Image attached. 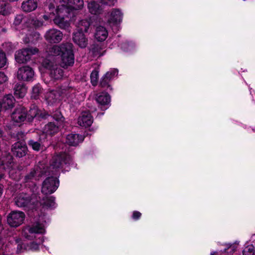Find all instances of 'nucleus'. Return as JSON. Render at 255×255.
I'll return each instance as SVG.
<instances>
[{
    "instance_id": "6e6552de",
    "label": "nucleus",
    "mask_w": 255,
    "mask_h": 255,
    "mask_svg": "<svg viewBox=\"0 0 255 255\" xmlns=\"http://www.w3.org/2000/svg\"><path fill=\"white\" fill-rule=\"evenodd\" d=\"M45 40L50 43H58L63 39V33L56 28H51L45 32L44 34Z\"/></svg>"
},
{
    "instance_id": "58836bf2",
    "label": "nucleus",
    "mask_w": 255,
    "mask_h": 255,
    "mask_svg": "<svg viewBox=\"0 0 255 255\" xmlns=\"http://www.w3.org/2000/svg\"><path fill=\"white\" fill-rule=\"evenodd\" d=\"M30 24L35 26V27H39L43 25V22L41 20H38L36 18H32L29 19Z\"/></svg>"
},
{
    "instance_id": "4d7b16f0",
    "label": "nucleus",
    "mask_w": 255,
    "mask_h": 255,
    "mask_svg": "<svg viewBox=\"0 0 255 255\" xmlns=\"http://www.w3.org/2000/svg\"><path fill=\"white\" fill-rule=\"evenodd\" d=\"M232 249L233 250H234V247H232Z\"/></svg>"
},
{
    "instance_id": "2eb2a0df",
    "label": "nucleus",
    "mask_w": 255,
    "mask_h": 255,
    "mask_svg": "<svg viewBox=\"0 0 255 255\" xmlns=\"http://www.w3.org/2000/svg\"><path fill=\"white\" fill-rule=\"evenodd\" d=\"M93 123V117L88 111L82 112L78 119V124L82 127H90Z\"/></svg>"
},
{
    "instance_id": "f257e3e1",
    "label": "nucleus",
    "mask_w": 255,
    "mask_h": 255,
    "mask_svg": "<svg viewBox=\"0 0 255 255\" xmlns=\"http://www.w3.org/2000/svg\"><path fill=\"white\" fill-rule=\"evenodd\" d=\"M57 5L56 16L53 20L59 28L67 29L70 26L69 18L70 12L72 9L79 10L84 6L83 0H59Z\"/></svg>"
},
{
    "instance_id": "a878e982",
    "label": "nucleus",
    "mask_w": 255,
    "mask_h": 255,
    "mask_svg": "<svg viewBox=\"0 0 255 255\" xmlns=\"http://www.w3.org/2000/svg\"><path fill=\"white\" fill-rule=\"evenodd\" d=\"M15 99L11 95H7L5 96L1 103L2 108L5 110L12 108L14 104Z\"/></svg>"
},
{
    "instance_id": "423d86ee",
    "label": "nucleus",
    "mask_w": 255,
    "mask_h": 255,
    "mask_svg": "<svg viewBox=\"0 0 255 255\" xmlns=\"http://www.w3.org/2000/svg\"><path fill=\"white\" fill-rule=\"evenodd\" d=\"M59 186V181L57 178L49 177L43 181L41 191L44 194H50L54 192Z\"/></svg>"
},
{
    "instance_id": "e433bc0d",
    "label": "nucleus",
    "mask_w": 255,
    "mask_h": 255,
    "mask_svg": "<svg viewBox=\"0 0 255 255\" xmlns=\"http://www.w3.org/2000/svg\"><path fill=\"white\" fill-rule=\"evenodd\" d=\"M254 246L250 245L246 246L243 251V255H253L254 254Z\"/></svg>"
},
{
    "instance_id": "8fccbe9b",
    "label": "nucleus",
    "mask_w": 255,
    "mask_h": 255,
    "mask_svg": "<svg viewBox=\"0 0 255 255\" xmlns=\"http://www.w3.org/2000/svg\"><path fill=\"white\" fill-rule=\"evenodd\" d=\"M3 191V188L1 185H0V197L1 196Z\"/></svg>"
},
{
    "instance_id": "c756f323",
    "label": "nucleus",
    "mask_w": 255,
    "mask_h": 255,
    "mask_svg": "<svg viewBox=\"0 0 255 255\" xmlns=\"http://www.w3.org/2000/svg\"><path fill=\"white\" fill-rule=\"evenodd\" d=\"M90 25V21L88 19H82L80 20L78 24L77 27L78 28V31H84L85 32H87Z\"/></svg>"
},
{
    "instance_id": "4be33fe9",
    "label": "nucleus",
    "mask_w": 255,
    "mask_h": 255,
    "mask_svg": "<svg viewBox=\"0 0 255 255\" xmlns=\"http://www.w3.org/2000/svg\"><path fill=\"white\" fill-rule=\"evenodd\" d=\"M84 140V137L79 134H69L66 136V142L72 146H76Z\"/></svg>"
},
{
    "instance_id": "7c9ffc66",
    "label": "nucleus",
    "mask_w": 255,
    "mask_h": 255,
    "mask_svg": "<svg viewBox=\"0 0 255 255\" xmlns=\"http://www.w3.org/2000/svg\"><path fill=\"white\" fill-rule=\"evenodd\" d=\"M39 112L38 108L33 106L30 108L29 112L27 113H26V119L29 122H31L34 118L39 116Z\"/></svg>"
},
{
    "instance_id": "473e14b6",
    "label": "nucleus",
    "mask_w": 255,
    "mask_h": 255,
    "mask_svg": "<svg viewBox=\"0 0 255 255\" xmlns=\"http://www.w3.org/2000/svg\"><path fill=\"white\" fill-rule=\"evenodd\" d=\"M52 117L55 120V123L60 124L64 126V118L59 111H56L52 114Z\"/></svg>"
},
{
    "instance_id": "4c0bfd02",
    "label": "nucleus",
    "mask_w": 255,
    "mask_h": 255,
    "mask_svg": "<svg viewBox=\"0 0 255 255\" xmlns=\"http://www.w3.org/2000/svg\"><path fill=\"white\" fill-rule=\"evenodd\" d=\"M3 49L7 52H10L15 49V45L10 42H6L2 44Z\"/></svg>"
},
{
    "instance_id": "dca6fc26",
    "label": "nucleus",
    "mask_w": 255,
    "mask_h": 255,
    "mask_svg": "<svg viewBox=\"0 0 255 255\" xmlns=\"http://www.w3.org/2000/svg\"><path fill=\"white\" fill-rule=\"evenodd\" d=\"M26 110L22 107L16 108L11 114L12 120L17 123H20L26 119Z\"/></svg>"
},
{
    "instance_id": "49530a36",
    "label": "nucleus",
    "mask_w": 255,
    "mask_h": 255,
    "mask_svg": "<svg viewBox=\"0 0 255 255\" xmlns=\"http://www.w3.org/2000/svg\"><path fill=\"white\" fill-rule=\"evenodd\" d=\"M7 80V77L2 72H0V84L4 83Z\"/></svg>"
},
{
    "instance_id": "0eeeda50",
    "label": "nucleus",
    "mask_w": 255,
    "mask_h": 255,
    "mask_svg": "<svg viewBox=\"0 0 255 255\" xmlns=\"http://www.w3.org/2000/svg\"><path fill=\"white\" fill-rule=\"evenodd\" d=\"M38 51L36 48H28L19 50L15 53V60L19 63H25L30 59L31 55L35 54Z\"/></svg>"
},
{
    "instance_id": "864d4df0",
    "label": "nucleus",
    "mask_w": 255,
    "mask_h": 255,
    "mask_svg": "<svg viewBox=\"0 0 255 255\" xmlns=\"http://www.w3.org/2000/svg\"><path fill=\"white\" fill-rule=\"evenodd\" d=\"M2 135V131L0 129V137Z\"/></svg>"
},
{
    "instance_id": "ddd939ff",
    "label": "nucleus",
    "mask_w": 255,
    "mask_h": 255,
    "mask_svg": "<svg viewBox=\"0 0 255 255\" xmlns=\"http://www.w3.org/2000/svg\"><path fill=\"white\" fill-rule=\"evenodd\" d=\"M45 232V229L42 224L37 223L32 227H27L25 228L22 232V235L28 240H32L34 236V234H42Z\"/></svg>"
},
{
    "instance_id": "7ed1b4c3",
    "label": "nucleus",
    "mask_w": 255,
    "mask_h": 255,
    "mask_svg": "<svg viewBox=\"0 0 255 255\" xmlns=\"http://www.w3.org/2000/svg\"><path fill=\"white\" fill-rule=\"evenodd\" d=\"M15 203L19 207H26L33 209L36 208V205L38 204L37 197L35 195L30 196L26 193H20L15 198Z\"/></svg>"
},
{
    "instance_id": "412c9836",
    "label": "nucleus",
    "mask_w": 255,
    "mask_h": 255,
    "mask_svg": "<svg viewBox=\"0 0 255 255\" xmlns=\"http://www.w3.org/2000/svg\"><path fill=\"white\" fill-rule=\"evenodd\" d=\"M87 4L88 10L91 14L98 15L103 12V8L102 6L95 1H88Z\"/></svg>"
},
{
    "instance_id": "c03bdc74",
    "label": "nucleus",
    "mask_w": 255,
    "mask_h": 255,
    "mask_svg": "<svg viewBox=\"0 0 255 255\" xmlns=\"http://www.w3.org/2000/svg\"><path fill=\"white\" fill-rule=\"evenodd\" d=\"M23 19V17L22 15H18L15 18L14 23L15 25H19L22 22Z\"/></svg>"
},
{
    "instance_id": "f3484780",
    "label": "nucleus",
    "mask_w": 255,
    "mask_h": 255,
    "mask_svg": "<svg viewBox=\"0 0 255 255\" xmlns=\"http://www.w3.org/2000/svg\"><path fill=\"white\" fill-rule=\"evenodd\" d=\"M74 42L81 48H85L88 44V39L84 34L80 31L75 32L73 34Z\"/></svg>"
},
{
    "instance_id": "bb28decb",
    "label": "nucleus",
    "mask_w": 255,
    "mask_h": 255,
    "mask_svg": "<svg viewBox=\"0 0 255 255\" xmlns=\"http://www.w3.org/2000/svg\"><path fill=\"white\" fill-rule=\"evenodd\" d=\"M14 96L17 98H23L27 93V88L22 84H16L14 88Z\"/></svg>"
},
{
    "instance_id": "b1692460",
    "label": "nucleus",
    "mask_w": 255,
    "mask_h": 255,
    "mask_svg": "<svg viewBox=\"0 0 255 255\" xmlns=\"http://www.w3.org/2000/svg\"><path fill=\"white\" fill-rule=\"evenodd\" d=\"M96 100L100 106H105L110 104L111 98L108 93L102 92L97 95Z\"/></svg>"
},
{
    "instance_id": "9d476101",
    "label": "nucleus",
    "mask_w": 255,
    "mask_h": 255,
    "mask_svg": "<svg viewBox=\"0 0 255 255\" xmlns=\"http://www.w3.org/2000/svg\"><path fill=\"white\" fill-rule=\"evenodd\" d=\"M72 90L73 89H72L71 88L64 87L63 88H60V93L59 92H57L56 91H51L46 94L45 96V99L47 101L48 105H52L59 100V97L60 95V94L67 95L68 94V91L71 92Z\"/></svg>"
},
{
    "instance_id": "4468645a",
    "label": "nucleus",
    "mask_w": 255,
    "mask_h": 255,
    "mask_svg": "<svg viewBox=\"0 0 255 255\" xmlns=\"http://www.w3.org/2000/svg\"><path fill=\"white\" fill-rule=\"evenodd\" d=\"M123 14L119 9L113 8L107 15L108 22L117 24L122 21Z\"/></svg>"
},
{
    "instance_id": "39448f33",
    "label": "nucleus",
    "mask_w": 255,
    "mask_h": 255,
    "mask_svg": "<svg viewBox=\"0 0 255 255\" xmlns=\"http://www.w3.org/2000/svg\"><path fill=\"white\" fill-rule=\"evenodd\" d=\"M42 66L49 71V74L51 78L55 79H59L63 76L62 69L49 59H45L42 62Z\"/></svg>"
},
{
    "instance_id": "c85d7f7f",
    "label": "nucleus",
    "mask_w": 255,
    "mask_h": 255,
    "mask_svg": "<svg viewBox=\"0 0 255 255\" xmlns=\"http://www.w3.org/2000/svg\"><path fill=\"white\" fill-rule=\"evenodd\" d=\"M39 205H43L47 208H52L55 206V198L52 197H46L45 199H43L42 202H39L37 205H36V207Z\"/></svg>"
},
{
    "instance_id": "72a5a7b5",
    "label": "nucleus",
    "mask_w": 255,
    "mask_h": 255,
    "mask_svg": "<svg viewBox=\"0 0 255 255\" xmlns=\"http://www.w3.org/2000/svg\"><path fill=\"white\" fill-rule=\"evenodd\" d=\"M41 92V88L39 84L33 86L31 92V97L33 99L38 98L39 94Z\"/></svg>"
},
{
    "instance_id": "6ab92c4d",
    "label": "nucleus",
    "mask_w": 255,
    "mask_h": 255,
    "mask_svg": "<svg viewBox=\"0 0 255 255\" xmlns=\"http://www.w3.org/2000/svg\"><path fill=\"white\" fill-rule=\"evenodd\" d=\"M118 73V71L116 69H111L108 72H107L106 74L102 77L100 82V85L101 87H110L109 85V82L112 79L117 76Z\"/></svg>"
},
{
    "instance_id": "9b49d317",
    "label": "nucleus",
    "mask_w": 255,
    "mask_h": 255,
    "mask_svg": "<svg viewBox=\"0 0 255 255\" xmlns=\"http://www.w3.org/2000/svg\"><path fill=\"white\" fill-rule=\"evenodd\" d=\"M47 169L48 168L46 167L44 162H39L37 165L35 166L30 173L26 176V178L27 179H35L38 180L39 177L47 172Z\"/></svg>"
},
{
    "instance_id": "ea45409f",
    "label": "nucleus",
    "mask_w": 255,
    "mask_h": 255,
    "mask_svg": "<svg viewBox=\"0 0 255 255\" xmlns=\"http://www.w3.org/2000/svg\"><path fill=\"white\" fill-rule=\"evenodd\" d=\"M28 144L33 148V149L36 151H39L40 149L41 144L37 141H34L33 140H30L28 142Z\"/></svg>"
},
{
    "instance_id": "aec40b11",
    "label": "nucleus",
    "mask_w": 255,
    "mask_h": 255,
    "mask_svg": "<svg viewBox=\"0 0 255 255\" xmlns=\"http://www.w3.org/2000/svg\"><path fill=\"white\" fill-rule=\"evenodd\" d=\"M63 125L56 123L54 122H50L45 125L44 128V132L46 134L52 135L57 133L59 129L63 127Z\"/></svg>"
},
{
    "instance_id": "37998d69",
    "label": "nucleus",
    "mask_w": 255,
    "mask_h": 255,
    "mask_svg": "<svg viewBox=\"0 0 255 255\" xmlns=\"http://www.w3.org/2000/svg\"><path fill=\"white\" fill-rule=\"evenodd\" d=\"M17 245L16 252L17 253H21L27 249L24 244L21 243H18V242H17Z\"/></svg>"
},
{
    "instance_id": "c9c22d12",
    "label": "nucleus",
    "mask_w": 255,
    "mask_h": 255,
    "mask_svg": "<svg viewBox=\"0 0 255 255\" xmlns=\"http://www.w3.org/2000/svg\"><path fill=\"white\" fill-rule=\"evenodd\" d=\"M99 78V71L97 69L94 70L91 74V82L93 86L97 84Z\"/></svg>"
},
{
    "instance_id": "603ef678",
    "label": "nucleus",
    "mask_w": 255,
    "mask_h": 255,
    "mask_svg": "<svg viewBox=\"0 0 255 255\" xmlns=\"http://www.w3.org/2000/svg\"><path fill=\"white\" fill-rule=\"evenodd\" d=\"M43 242V240L42 239H40L39 238V241L38 242L39 243H42Z\"/></svg>"
},
{
    "instance_id": "393cba45",
    "label": "nucleus",
    "mask_w": 255,
    "mask_h": 255,
    "mask_svg": "<svg viewBox=\"0 0 255 255\" xmlns=\"http://www.w3.org/2000/svg\"><path fill=\"white\" fill-rule=\"evenodd\" d=\"M108 35V32L105 27L99 26L96 28L95 36L98 41H104L107 38Z\"/></svg>"
},
{
    "instance_id": "f8f14e48",
    "label": "nucleus",
    "mask_w": 255,
    "mask_h": 255,
    "mask_svg": "<svg viewBox=\"0 0 255 255\" xmlns=\"http://www.w3.org/2000/svg\"><path fill=\"white\" fill-rule=\"evenodd\" d=\"M34 73L32 69L27 66H22L18 69L17 78L22 81H30L32 80Z\"/></svg>"
},
{
    "instance_id": "5fc2aeb1",
    "label": "nucleus",
    "mask_w": 255,
    "mask_h": 255,
    "mask_svg": "<svg viewBox=\"0 0 255 255\" xmlns=\"http://www.w3.org/2000/svg\"><path fill=\"white\" fill-rule=\"evenodd\" d=\"M216 252H212L211 253V255H216Z\"/></svg>"
},
{
    "instance_id": "1a4fd4ad",
    "label": "nucleus",
    "mask_w": 255,
    "mask_h": 255,
    "mask_svg": "<svg viewBox=\"0 0 255 255\" xmlns=\"http://www.w3.org/2000/svg\"><path fill=\"white\" fill-rule=\"evenodd\" d=\"M25 218V214L21 211H13L7 218L8 224L11 227H17L20 225Z\"/></svg>"
},
{
    "instance_id": "6e6d98bb",
    "label": "nucleus",
    "mask_w": 255,
    "mask_h": 255,
    "mask_svg": "<svg viewBox=\"0 0 255 255\" xmlns=\"http://www.w3.org/2000/svg\"><path fill=\"white\" fill-rule=\"evenodd\" d=\"M1 239H2V238H1V236H0V242L1 241Z\"/></svg>"
},
{
    "instance_id": "a18cd8bd",
    "label": "nucleus",
    "mask_w": 255,
    "mask_h": 255,
    "mask_svg": "<svg viewBox=\"0 0 255 255\" xmlns=\"http://www.w3.org/2000/svg\"><path fill=\"white\" fill-rule=\"evenodd\" d=\"M101 2L104 4L109 5L110 6H112L115 4L117 0H100Z\"/></svg>"
},
{
    "instance_id": "3c124183",
    "label": "nucleus",
    "mask_w": 255,
    "mask_h": 255,
    "mask_svg": "<svg viewBox=\"0 0 255 255\" xmlns=\"http://www.w3.org/2000/svg\"><path fill=\"white\" fill-rule=\"evenodd\" d=\"M3 174L2 173H0V180L3 177Z\"/></svg>"
},
{
    "instance_id": "20e7f679",
    "label": "nucleus",
    "mask_w": 255,
    "mask_h": 255,
    "mask_svg": "<svg viewBox=\"0 0 255 255\" xmlns=\"http://www.w3.org/2000/svg\"><path fill=\"white\" fill-rule=\"evenodd\" d=\"M70 161V156L65 152L56 154L53 155L50 161L48 169L53 172L58 169L62 168L65 165L69 164Z\"/></svg>"
},
{
    "instance_id": "a211bd4d",
    "label": "nucleus",
    "mask_w": 255,
    "mask_h": 255,
    "mask_svg": "<svg viewBox=\"0 0 255 255\" xmlns=\"http://www.w3.org/2000/svg\"><path fill=\"white\" fill-rule=\"evenodd\" d=\"M11 151L13 155L18 157H21L26 154L27 147L25 143L17 142L12 145Z\"/></svg>"
},
{
    "instance_id": "a19ab883",
    "label": "nucleus",
    "mask_w": 255,
    "mask_h": 255,
    "mask_svg": "<svg viewBox=\"0 0 255 255\" xmlns=\"http://www.w3.org/2000/svg\"><path fill=\"white\" fill-rule=\"evenodd\" d=\"M6 63V58L4 52L0 50V68L3 67Z\"/></svg>"
},
{
    "instance_id": "de8ad7c7",
    "label": "nucleus",
    "mask_w": 255,
    "mask_h": 255,
    "mask_svg": "<svg viewBox=\"0 0 255 255\" xmlns=\"http://www.w3.org/2000/svg\"><path fill=\"white\" fill-rule=\"evenodd\" d=\"M141 215V214L138 211H134L132 214V218L134 220L138 219Z\"/></svg>"
},
{
    "instance_id": "f704fd0d",
    "label": "nucleus",
    "mask_w": 255,
    "mask_h": 255,
    "mask_svg": "<svg viewBox=\"0 0 255 255\" xmlns=\"http://www.w3.org/2000/svg\"><path fill=\"white\" fill-rule=\"evenodd\" d=\"M39 34L36 33H34L33 35L30 34L29 36H26L23 39V41L25 43L34 42L39 38Z\"/></svg>"
},
{
    "instance_id": "cd10ccee",
    "label": "nucleus",
    "mask_w": 255,
    "mask_h": 255,
    "mask_svg": "<svg viewBox=\"0 0 255 255\" xmlns=\"http://www.w3.org/2000/svg\"><path fill=\"white\" fill-rule=\"evenodd\" d=\"M12 157L9 154H6L5 157L1 158L0 168L3 170L9 169L12 167Z\"/></svg>"
},
{
    "instance_id": "2f4dec72",
    "label": "nucleus",
    "mask_w": 255,
    "mask_h": 255,
    "mask_svg": "<svg viewBox=\"0 0 255 255\" xmlns=\"http://www.w3.org/2000/svg\"><path fill=\"white\" fill-rule=\"evenodd\" d=\"M48 9L49 11V15L48 14H44L42 16L43 18L45 20H48L49 19L50 17H51V15H53L56 16V8H55V3L53 2H50L48 5ZM55 17H54L55 18Z\"/></svg>"
},
{
    "instance_id": "79ce46f5",
    "label": "nucleus",
    "mask_w": 255,
    "mask_h": 255,
    "mask_svg": "<svg viewBox=\"0 0 255 255\" xmlns=\"http://www.w3.org/2000/svg\"><path fill=\"white\" fill-rule=\"evenodd\" d=\"M7 13V10L6 8L5 3L3 1H0V13L5 15Z\"/></svg>"
},
{
    "instance_id": "09e8293b",
    "label": "nucleus",
    "mask_w": 255,
    "mask_h": 255,
    "mask_svg": "<svg viewBox=\"0 0 255 255\" xmlns=\"http://www.w3.org/2000/svg\"><path fill=\"white\" fill-rule=\"evenodd\" d=\"M38 247H39V246H38V244L33 242L30 245V246L29 247V249L33 250V251H36L37 250H38Z\"/></svg>"
},
{
    "instance_id": "f03ea898",
    "label": "nucleus",
    "mask_w": 255,
    "mask_h": 255,
    "mask_svg": "<svg viewBox=\"0 0 255 255\" xmlns=\"http://www.w3.org/2000/svg\"><path fill=\"white\" fill-rule=\"evenodd\" d=\"M48 54L51 56H61L62 64L63 67L71 66L74 62V57L71 43H63L54 45L49 48Z\"/></svg>"
},
{
    "instance_id": "5701e85b",
    "label": "nucleus",
    "mask_w": 255,
    "mask_h": 255,
    "mask_svg": "<svg viewBox=\"0 0 255 255\" xmlns=\"http://www.w3.org/2000/svg\"><path fill=\"white\" fill-rule=\"evenodd\" d=\"M21 7L23 11L29 12L36 9L37 2L36 0H25L22 2Z\"/></svg>"
}]
</instances>
